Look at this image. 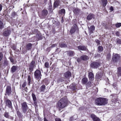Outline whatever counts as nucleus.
I'll list each match as a JSON object with an SVG mask.
<instances>
[{
	"label": "nucleus",
	"instance_id": "1",
	"mask_svg": "<svg viewBox=\"0 0 121 121\" xmlns=\"http://www.w3.org/2000/svg\"><path fill=\"white\" fill-rule=\"evenodd\" d=\"M68 100L66 98H63L61 99L57 103V107L60 108H63L67 105Z\"/></svg>",
	"mask_w": 121,
	"mask_h": 121
},
{
	"label": "nucleus",
	"instance_id": "2",
	"mask_svg": "<svg viewBox=\"0 0 121 121\" xmlns=\"http://www.w3.org/2000/svg\"><path fill=\"white\" fill-rule=\"evenodd\" d=\"M108 100L103 98H99L95 101V104L98 105H104L108 103Z\"/></svg>",
	"mask_w": 121,
	"mask_h": 121
},
{
	"label": "nucleus",
	"instance_id": "3",
	"mask_svg": "<svg viewBox=\"0 0 121 121\" xmlns=\"http://www.w3.org/2000/svg\"><path fill=\"white\" fill-rule=\"evenodd\" d=\"M22 109V111L24 113L26 112L27 110L29 108L28 106L26 103L24 102L21 104Z\"/></svg>",
	"mask_w": 121,
	"mask_h": 121
},
{
	"label": "nucleus",
	"instance_id": "4",
	"mask_svg": "<svg viewBox=\"0 0 121 121\" xmlns=\"http://www.w3.org/2000/svg\"><path fill=\"white\" fill-rule=\"evenodd\" d=\"M35 78L37 79H39L41 78L42 75L41 71L38 70L35 71L34 73Z\"/></svg>",
	"mask_w": 121,
	"mask_h": 121
},
{
	"label": "nucleus",
	"instance_id": "5",
	"mask_svg": "<svg viewBox=\"0 0 121 121\" xmlns=\"http://www.w3.org/2000/svg\"><path fill=\"white\" fill-rule=\"evenodd\" d=\"M120 56L117 54H114L113 55L112 59L114 62H116L119 59Z\"/></svg>",
	"mask_w": 121,
	"mask_h": 121
},
{
	"label": "nucleus",
	"instance_id": "6",
	"mask_svg": "<svg viewBox=\"0 0 121 121\" xmlns=\"http://www.w3.org/2000/svg\"><path fill=\"white\" fill-rule=\"evenodd\" d=\"M78 29L77 25L75 24L74 25L70 31L71 34H73L76 31H78Z\"/></svg>",
	"mask_w": 121,
	"mask_h": 121
},
{
	"label": "nucleus",
	"instance_id": "7",
	"mask_svg": "<svg viewBox=\"0 0 121 121\" xmlns=\"http://www.w3.org/2000/svg\"><path fill=\"white\" fill-rule=\"evenodd\" d=\"M35 60H32L30 64L29 69L31 71H32L33 70L35 67Z\"/></svg>",
	"mask_w": 121,
	"mask_h": 121
},
{
	"label": "nucleus",
	"instance_id": "8",
	"mask_svg": "<svg viewBox=\"0 0 121 121\" xmlns=\"http://www.w3.org/2000/svg\"><path fill=\"white\" fill-rule=\"evenodd\" d=\"M99 65V63L97 62H95L92 63L91 65V67L94 68H97L98 67Z\"/></svg>",
	"mask_w": 121,
	"mask_h": 121
},
{
	"label": "nucleus",
	"instance_id": "9",
	"mask_svg": "<svg viewBox=\"0 0 121 121\" xmlns=\"http://www.w3.org/2000/svg\"><path fill=\"white\" fill-rule=\"evenodd\" d=\"M11 93V88L10 86H7L6 90V94H5L6 95H9Z\"/></svg>",
	"mask_w": 121,
	"mask_h": 121
},
{
	"label": "nucleus",
	"instance_id": "10",
	"mask_svg": "<svg viewBox=\"0 0 121 121\" xmlns=\"http://www.w3.org/2000/svg\"><path fill=\"white\" fill-rule=\"evenodd\" d=\"M95 18V16L92 13H90L87 17L86 19L88 20H90L92 19H94Z\"/></svg>",
	"mask_w": 121,
	"mask_h": 121
},
{
	"label": "nucleus",
	"instance_id": "11",
	"mask_svg": "<svg viewBox=\"0 0 121 121\" xmlns=\"http://www.w3.org/2000/svg\"><path fill=\"white\" fill-rule=\"evenodd\" d=\"M91 117L93 121H100L99 118L97 117L94 114H91Z\"/></svg>",
	"mask_w": 121,
	"mask_h": 121
},
{
	"label": "nucleus",
	"instance_id": "12",
	"mask_svg": "<svg viewBox=\"0 0 121 121\" xmlns=\"http://www.w3.org/2000/svg\"><path fill=\"white\" fill-rule=\"evenodd\" d=\"M88 76L90 80L92 81L94 80V75L91 72H90L89 73Z\"/></svg>",
	"mask_w": 121,
	"mask_h": 121
},
{
	"label": "nucleus",
	"instance_id": "13",
	"mask_svg": "<svg viewBox=\"0 0 121 121\" xmlns=\"http://www.w3.org/2000/svg\"><path fill=\"white\" fill-rule=\"evenodd\" d=\"M89 29V31L90 34H91L93 32L95 29V27L94 26H92L89 27L88 26Z\"/></svg>",
	"mask_w": 121,
	"mask_h": 121
},
{
	"label": "nucleus",
	"instance_id": "14",
	"mask_svg": "<svg viewBox=\"0 0 121 121\" xmlns=\"http://www.w3.org/2000/svg\"><path fill=\"white\" fill-rule=\"evenodd\" d=\"M64 77L66 78H69L71 76V73L69 71L66 72L64 74Z\"/></svg>",
	"mask_w": 121,
	"mask_h": 121
},
{
	"label": "nucleus",
	"instance_id": "15",
	"mask_svg": "<svg viewBox=\"0 0 121 121\" xmlns=\"http://www.w3.org/2000/svg\"><path fill=\"white\" fill-rule=\"evenodd\" d=\"M78 48L79 50L82 51L85 50L86 49V48L85 46H78Z\"/></svg>",
	"mask_w": 121,
	"mask_h": 121
},
{
	"label": "nucleus",
	"instance_id": "16",
	"mask_svg": "<svg viewBox=\"0 0 121 121\" xmlns=\"http://www.w3.org/2000/svg\"><path fill=\"white\" fill-rule=\"evenodd\" d=\"M10 32H11L10 30H7L4 32L3 34L5 36H7L10 34Z\"/></svg>",
	"mask_w": 121,
	"mask_h": 121
},
{
	"label": "nucleus",
	"instance_id": "17",
	"mask_svg": "<svg viewBox=\"0 0 121 121\" xmlns=\"http://www.w3.org/2000/svg\"><path fill=\"white\" fill-rule=\"evenodd\" d=\"M17 66H16L14 65L13 66L11 69V71L12 73L15 72L17 70Z\"/></svg>",
	"mask_w": 121,
	"mask_h": 121
},
{
	"label": "nucleus",
	"instance_id": "18",
	"mask_svg": "<svg viewBox=\"0 0 121 121\" xmlns=\"http://www.w3.org/2000/svg\"><path fill=\"white\" fill-rule=\"evenodd\" d=\"M4 116L5 117L8 119H12V117L9 115V113L8 112H5L4 114Z\"/></svg>",
	"mask_w": 121,
	"mask_h": 121
},
{
	"label": "nucleus",
	"instance_id": "19",
	"mask_svg": "<svg viewBox=\"0 0 121 121\" xmlns=\"http://www.w3.org/2000/svg\"><path fill=\"white\" fill-rule=\"evenodd\" d=\"M6 104L9 108H11L12 106L11 102L9 100H7L6 101Z\"/></svg>",
	"mask_w": 121,
	"mask_h": 121
},
{
	"label": "nucleus",
	"instance_id": "20",
	"mask_svg": "<svg viewBox=\"0 0 121 121\" xmlns=\"http://www.w3.org/2000/svg\"><path fill=\"white\" fill-rule=\"evenodd\" d=\"M70 88L73 90H75L76 89L75 85L74 83L71 84L69 86Z\"/></svg>",
	"mask_w": 121,
	"mask_h": 121
},
{
	"label": "nucleus",
	"instance_id": "21",
	"mask_svg": "<svg viewBox=\"0 0 121 121\" xmlns=\"http://www.w3.org/2000/svg\"><path fill=\"white\" fill-rule=\"evenodd\" d=\"M60 2L58 0H56L54 2V7H57L59 4Z\"/></svg>",
	"mask_w": 121,
	"mask_h": 121
},
{
	"label": "nucleus",
	"instance_id": "22",
	"mask_svg": "<svg viewBox=\"0 0 121 121\" xmlns=\"http://www.w3.org/2000/svg\"><path fill=\"white\" fill-rule=\"evenodd\" d=\"M117 74L118 76H121V67H119L118 68Z\"/></svg>",
	"mask_w": 121,
	"mask_h": 121
},
{
	"label": "nucleus",
	"instance_id": "23",
	"mask_svg": "<svg viewBox=\"0 0 121 121\" xmlns=\"http://www.w3.org/2000/svg\"><path fill=\"white\" fill-rule=\"evenodd\" d=\"M48 13V11L46 10H43L42 12V15L43 16H46Z\"/></svg>",
	"mask_w": 121,
	"mask_h": 121
},
{
	"label": "nucleus",
	"instance_id": "24",
	"mask_svg": "<svg viewBox=\"0 0 121 121\" xmlns=\"http://www.w3.org/2000/svg\"><path fill=\"white\" fill-rule=\"evenodd\" d=\"M32 45L31 43H28L26 45L27 49L28 50H29L31 49V48Z\"/></svg>",
	"mask_w": 121,
	"mask_h": 121
},
{
	"label": "nucleus",
	"instance_id": "25",
	"mask_svg": "<svg viewBox=\"0 0 121 121\" xmlns=\"http://www.w3.org/2000/svg\"><path fill=\"white\" fill-rule=\"evenodd\" d=\"M46 86L45 85L42 86L40 88V89L41 91H44L45 89Z\"/></svg>",
	"mask_w": 121,
	"mask_h": 121
},
{
	"label": "nucleus",
	"instance_id": "26",
	"mask_svg": "<svg viewBox=\"0 0 121 121\" xmlns=\"http://www.w3.org/2000/svg\"><path fill=\"white\" fill-rule=\"evenodd\" d=\"M81 58L83 60H86L88 59V57L86 56H82L81 57Z\"/></svg>",
	"mask_w": 121,
	"mask_h": 121
},
{
	"label": "nucleus",
	"instance_id": "27",
	"mask_svg": "<svg viewBox=\"0 0 121 121\" xmlns=\"http://www.w3.org/2000/svg\"><path fill=\"white\" fill-rule=\"evenodd\" d=\"M88 81L87 78H84L82 79V82L83 84H86Z\"/></svg>",
	"mask_w": 121,
	"mask_h": 121
},
{
	"label": "nucleus",
	"instance_id": "28",
	"mask_svg": "<svg viewBox=\"0 0 121 121\" xmlns=\"http://www.w3.org/2000/svg\"><path fill=\"white\" fill-rule=\"evenodd\" d=\"M79 12V10L77 8L74 9L73 10L74 13L76 14H77Z\"/></svg>",
	"mask_w": 121,
	"mask_h": 121
},
{
	"label": "nucleus",
	"instance_id": "29",
	"mask_svg": "<svg viewBox=\"0 0 121 121\" xmlns=\"http://www.w3.org/2000/svg\"><path fill=\"white\" fill-rule=\"evenodd\" d=\"M68 54L69 56H72L73 55L74 52L72 51L68 52Z\"/></svg>",
	"mask_w": 121,
	"mask_h": 121
},
{
	"label": "nucleus",
	"instance_id": "30",
	"mask_svg": "<svg viewBox=\"0 0 121 121\" xmlns=\"http://www.w3.org/2000/svg\"><path fill=\"white\" fill-rule=\"evenodd\" d=\"M60 13L61 14H65V10L64 9H61L60 11Z\"/></svg>",
	"mask_w": 121,
	"mask_h": 121
},
{
	"label": "nucleus",
	"instance_id": "31",
	"mask_svg": "<svg viewBox=\"0 0 121 121\" xmlns=\"http://www.w3.org/2000/svg\"><path fill=\"white\" fill-rule=\"evenodd\" d=\"M107 0H103V4L104 6V7L106 6L107 4Z\"/></svg>",
	"mask_w": 121,
	"mask_h": 121
},
{
	"label": "nucleus",
	"instance_id": "32",
	"mask_svg": "<svg viewBox=\"0 0 121 121\" xmlns=\"http://www.w3.org/2000/svg\"><path fill=\"white\" fill-rule=\"evenodd\" d=\"M4 27V25L3 23L1 21H0V28L2 29Z\"/></svg>",
	"mask_w": 121,
	"mask_h": 121
},
{
	"label": "nucleus",
	"instance_id": "33",
	"mask_svg": "<svg viewBox=\"0 0 121 121\" xmlns=\"http://www.w3.org/2000/svg\"><path fill=\"white\" fill-rule=\"evenodd\" d=\"M59 45L60 47H61V48L65 47H67L66 45L64 43H61Z\"/></svg>",
	"mask_w": 121,
	"mask_h": 121
},
{
	"label": "nucleus",
	"instance_id": "34",
	"mask_svg": "<svg viewBox=\"0 0 121 121\" xmlns=\"http://www.w3.org/2000/svg\"><path fill=\"white\" fill-rule=\"evenodd\" d=\"M32 95L33 100L34 101H35L36 99V98L35 95L33 93H32Z\"/></svg>",
	"mask_w": 121,
	"mask_h": 121
},
{
	"label": "nucleus",
	"instance_id": "35",
	"mask_svg": "<svg viewBox=\"0 0 121 121\" xmlns=\"http://www.w3.org/2000/svg\"><path fill=\"white\" fill-rule=\"evenodd\" d=\"M45 66L46 68H48L49 67V64L48 62H46L45 63Z\"/></svg>",
	"mask_w": 121,
	"mask_h": 121
},
{
	"label": "nucleus",
	"instance_id": "36",
	"mask_svg": "<svg viewBox=\"0 0 121 121\" xmlns=\"http://www.w3.org/2000/svg\"><path fill=\"white\" fill-rule=\"evenodd\" d=\"M116 26L117 28H118L121 26V23H119L116 24Z\"/></svg>",
	"mask_w": 121,
	"mask_h": 121
},
{
	"label": "nucleus",
	"instance_id": "37",
	"mask_svg": "<svg viewBox=\"0 0 121 121\" xmlns=\"http://www.w3.org/2000/svg\"><path fill=\"white\" fill-rule=\"evenodd\" d=\"M98 49L99 51L101 52L103 50V48L101 46H99V47Z\"/></svg>",
	"mask_w": 121,
	"mask_h": 121
},
{
	"label": "nucleus",
	"instance_id": "38",
	"mask_svg": "<svg viewBox=\"0 0 121 121\" xmlns=\"http://www.w3.org/2000/svg\"><path fill=\"white\" fill-rule=\"evenodd\" d=\"M27 79L28 83H30V82L31 80L30 77V75H28V76Z\"/></svg>",
	"mask_w": 121,
	"mask_h": 121
},
{
	"label": "nucleus",
	"instance_id": "39",
	"mask_svg": "<svg viewBox=\"0 0 121 121\" xmlns=\"http://www.w3.org/2000/svg\"><path fill=\"white\" fill-rule=\"evenodd\" d=\"M3 57V54L1 52L0 53V61L1 60Z\"/></svg>",
	"mask_w": 121,
	"mask_h": 121
},
{
	"label": "nucleus",
	"instance_id": "40",
	"mask_svg": "<svg viewBox=\"0 0 121 121\" xmlns=\"http://www.w3.org/2000/svg\"><path fill=\"white\" fill-rule=\"evenodd\" d=\"M117 42L118 43L121 44V40L120 39H118L117 41Z\"/></svg>",
	"mask_w": 121,
	"mask_h": 121
},
{
	"label": "nucleus",
	"instance_id": "41",
	"mask_svg": "<svg viewBox=\"0 0 121 121\" xmlns=\"http://www.w3.org/2000/svg\"><path fill=\"white\" fill-rule=\"evenodd\" d=\"M26 82H24L22 85V86L23 87H25L26 86Z\"/></svg>",
	"mask_w": 121,
	"mask_h": 121
},
{
	"label": "nucleus",
	"instance_id": "42",
	"mask_svg": "<svg viewBox=\"0 0 121 121\" xmlns=\"http://www.w3.org/2000/svg\"><path fill=\"white\" fill-rule=\"evenodd\" d=\"M57 45L56 44H53L51 45V47L53 48L55 47L56 46H57Z\"/></svg>",
	"mask_w": 121,
	"mask_h": 121
},
{
	"label": "nucleus",
	"instance_id": "43",
	"mask_svg": "<svg viewBox=\"0 0 121 121\" xmlns=\"http://www.w3.org/2000/svg\"><path fill=\"white\" fill-rule=\"evenodd\" d=\"M109 9L110 11H112L114 9L112 6H111L109 8Z\"/></svg>",
	"mask_w": 121,
	"mask_h": 121
},
{
	"label": "nucleus",
	"instance_id": "44",
	"mask_svg": "<svg viewBox=\"0 0 121 121\" xmlns=\"http://www.w3.org/2000/svg\"><path fill=\"white\" fill-rule=\"evenodd\" d=\"M55 121H61V120L58 118H56L55 119Z\"/></svg>",
	"mask_w": 121,
	"mask_h": 121
},
{
	"label": "nucleus",
	"instance_id": "45",
	"mask_svg": "<svg viewBox=\"0 0 121 121\" xmlns=\"http://www.w3.org/2000/svg\"><path fill=\"white\" fill-rule=\"evenodd\" d=\"M10 60L12 62H14V60L12 58H10Z\"/></svg>",
	"mask_w": 121,
	"mask_h": 121
},
{
	"label": "nucleus",
	"instance_id": "46",
	"mask_svg": "<svg viewBox=\"0 0 121 121\" xmlns=\"http://www.w3.org/2000/svg\"><path fill=\"white\" fill-rule=\"evenodd\" d=\"M2 5L0 4V11L2 10Z\"/></svg>",
	"mask_w": 121,
	"mask_h": 121
},
{
	"label": "nucleus",
	"instance_id": "47",
	"mask_svg": "<svg viewBox=\"0 0 121 121\" xmlns=\"http://www.w3.org/2000/svg\"><path fill=\"white\" fill-rule=\"evenodd\" d=\"M81 61L80 59V58H78L77 59V61L78 62H80Z\"/></svg>",
	"mask_w": 121,
	"mask_h": 121
},
{
	"label": "nucleus",
	"instance_id": "48",
	"mask_svg": "<svg viewBox=\"0 0 121 121\" xmlns=\"http://www.w3.org/2000/svg\"><path fill=\"white\" fill-rule=\"evenodd\" d=\"M96 41L98 44H99V40H96Z\"/></svg>",
	"mask_w": 121,
	"mask_h": 121
},
{
	"label": "nucleus",
	"instance_id": "49",
	"mask_svg": "<svg viewBox=\"0 0 121 121\" xmlns=\"http://www.w3.org/2000/svg\"><path fill=\"white\" fill-rule=\"evenodd\" d=\"M16 13L15 12H13L12 13V14L13 16H15Z\"/></svg>",
	"mask_w": 121,
	"mask_h": 121
},
{
	"label": "nucleus",
	"instance_id": "50",
	"mask_svg": "<svg viewBox=\"0 0 121 121\" xmlns=\"http://www.w3.org/2000/svg\"><path fill=\"white\" fill-rule=\"evenodd\" d=\"M44 121H48L45 118H44Z\"/></svg>",
	"mask_w": 121,
	"mask_h": 121
},
{
	"label": "nucleus",
	"instance_id": "51",
	"mask_svg": "<svg viewBox=\"0 0 121 121\" xmlns=\"http://www.w3.org/2000/svg\"><path fill=\"white\" fill-rule=\"evenodd\" d=\"M48 0H44V3H45L47 2Z\"/></svg>",
	"mask_w": 121,
	"mask_h": 121
},
{
	"label": "nucleus",
	"instance_id": "52",
	"mask_svg": "<svg viewBox=\"0 0 121 121\" xmlns=\"http://www.w3.org/2000/svg\"><path fill=\"white\" fill-rule=\"evenodd\" d=\"M108 55H109V56H110V54H108Z\"/></svg>",
	"mask_w": 121,
	"mask_h": 121
},
{
	"label": "nucleus",
	"instance_id": "53",
	"mask_svg": "<svg viewBox=\"0 0 121 121\" xmlns=\"http://www.w3.org/2000/svg\"><path fill=\"white\" fill-rule=\"evenodd\" d=\"M2 121H5L4 120H2Z\"/></svg>",
	"mask_w": 121,
	"mask_h": 121
},
{
	"label": "nucleus",
	"instance_id": "54",
	"mask_svg": "<svg viewBox=\"0 0 121 121\" xmlns=\"http://www.w3.org/2000/svg\"><path fill=\"white\" fill-rule=\"evenodd\" d=\"M114 84H113V86H114Z\"/></svg>",
	"mask_w": 121,
	"mask_h": 121
}]
</instances>
